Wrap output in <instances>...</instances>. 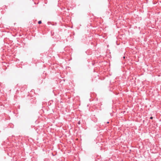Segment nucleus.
Instances as JSON below:
<instances>
[{"label": "nucleus", "instance_id": "obj_1", "mask_svg": "<svg viewBox=\"0 0 161 161\" xmlns=\"http://www.w3.org/2000/svg\"><path fill=\"white\" fill-rule=\"evenodd\" d=\"M42 23V21L41 20H39L38 22V24H41Z\"/></svg>", "mask_w": 161, "mask_h": 161}, {"label": "nucleus", "instance_id": "obj_2", "mask_svg": "<svg viewBox=\"0 0 161 161\" xmlns=\"http://www.w3.org/2000/svg\"><path fill=\"white\" fill-rule=\"evenodd\" d=\"M153 117H150V119H153Z\"/></svg>", "mask_w": 161, "mask_h": 161}, {"label": "nucleus", "instance_id": "obj_3", "mask_svg": "<svg viewBox=\"0 0 161 161\" xmlns=\"http://www.w3.org/2000/svg\"><path fill=\"white\" fill-rule=\"evenodd\" d=\"M36 103V101L35 100V101L34 102V103Z\"/></svg>", "mask_w": 161, "mask_h": 161}, {"label": "nucleus", "instance_id": "obj_4", "mask_svg": "<svg viewBox=\"0 0 161 161\" xmlns=\"http://www.w3.org/2000/svg\"><path fill=\"white\" fill-rule=\"evenodd\" d=\"M123 58L124 59H125V56H124Z\"/></svg>", "mask_w": 161, "mask_h": 161}, {"label": "nucleus", "instance_id": "obj_5", "mask_svg": "<svg viewBox=\"0 0 161 161\" xmlns=\"http://www.w3.org/2000/svg\"><path fill=\"white\" fill-rule=\"evenodd\" d=\"M109 123V122H107V123H108V124Z\"/></svg>", "mask_w": 161, "mask_h": 161}, {"label": "nucleus", "instance_id": "obj_6", "mask_svg": "<svg viewBox=\"0 0 161 161\" xmlns=\"http://www.w3.org/2000/svg\"><path fill=\"white\" fill-rule=\"evenodd\" d=\"M80 122H78V124H80Z\"/></svg>", "mask_w": 161, "mask_h": 161}, {"label": "nucleus", "instance_id": "obj_7", "mask_svg": "<svg viewBox=\"0 0 161 161\" xmlns=\"http://www.w3.org/2000/svg\"><path fill=\"white\" fill-rule=\"evenodd\" d=\"M31 102H32V100H31Z\"/></svg>", "mask_w": 161, "mask_h": 161}]
</instances>
